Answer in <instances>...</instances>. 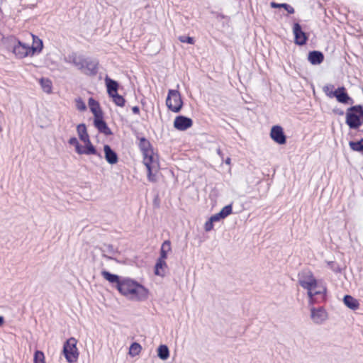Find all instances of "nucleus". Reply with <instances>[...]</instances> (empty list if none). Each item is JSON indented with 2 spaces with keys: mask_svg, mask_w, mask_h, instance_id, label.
I'll return each instance as SVG.
<instances>
[{
  "mask_svg": "<svg viewBox=\"0 0 363 363\" xmlns=\"http://www.w3.org/2000/svg\"><path fill=\"white\" fill-rule=\"evenodd\" d=\"M270 6L272 8H274V9H277V8L284 9L290 14H292L294 13V9L291 6H290L289 4H286V3L279 4V3L272 1L270 3Z\"/></svg>",
  "mask_w": 363,
  "mask_h": 363,
  "instance_id": "27",
  "label": "nucleus"
},
{
  "mask_svg": "<svg viewBox=\"0 0 363 363\" xmlns=\"http://www.w3.org/2000/svg\"><path fill=\"white\" fill-rule=\"evenodd\" d=\"M308 60L312 65H320L324 60V55L320 51H311L308 53Z\"/></svg>",
  "mask_w": 363,
  "mask_h": 363,
  "instance_id": "16",
  "label": "nucleus"
},
{
  "mask_svg": "<svg viewBox=\"0 0 363 363\" xmlns=\"http://www.w3.org/2000/svg\"><path fill=\"white\" fill-rule=\"evenodd\" d=\"M104 157L106 160L110 164H115L118 161L117 153L108 145L104 146Z\"/></svg>",
  "mask_w": 363,
  "mask_h": 363,
  "instance_id": "15",
  "label": "nucleus"
},
{
  "mask_svg": "<svg viewBox=\"0 0 363 363\" xmlns=\"http://www.w3.org/2000/svg\"><path fill=\"white\" fill-rule=\"evenodd\" d=\"M65 61L74 65L82 73L88 76H95L99 70V61L95 59L85 57L76 53L69 55Z\"/></svg>",
  "mask_w": 363,
  "mask_h": 363,
  "instance_id": "2",
  "label": "nucleus"
},
{
  "mask_svg": "<svg viewBox=\"0 0 363 363\" xmlns=\"http://www.w3.org/2000/svg\"><path fill=\"white\" fill-rule=\"evenodd\" d=\"M232 211H233L232 204H229V205H227V206H224L220 210V211L219 213L225 218L227 216H228L230 214L232 213Z\"/></svg>",
  "mask_w": 363,
  "mask_h": 363,
  "instance_id": "34",
  "label": "nucleus"
},
{
  "mask_svg": "<svg viewBox=\"0 0 363 363\" xmlns=\"http://www.w3.org/2000/svg\"><path fill=\"white\" fill-rule=\"evenodd\" d=\"M328 264L330 265L331 269L334 272H339L340 271V267L338 266L336 267L335 264L333 262H329Z\"/></svg>",
  "mask_w": 363,
  "mask_h": 363,
  "instance_id": "43",
  "label": "nucleus"
},
{
  "mask_svg": "<svg viewBox=\"0 0 363 363\" xmlns=\"http://www.w3.org/2000/svg\"><path fill=\"white\" fill-rule=\"evenodd\" d=\"M143 163L147 169V178L150 182L155 181V176L152 173L157 171L159 167V163L153 155V151L143 155Z\"/></svg>",
  "mask_w": 363,
  "mask_h": 363,
  "instance_id": "7",
  "label": "nucleus"
},
{
  "mask_svg": "<svg viewBox=\"0 0 363 363\" xmlns=\"http://www.w3.org/2000/svg\"><path fill=\"white\" fill-rule=\"evenodd\" d=\"M311 318L315 324H321L328 318V313L323 307L311 308Z\"/></svg>",
  "mask_w": 363,
  "mask_h": 363,
  "instance_id": "9",
  "label": "nucleus"
},
{
  "mask_svg": "<svg viewBox=\"0 0 363 363\" xmlns=\"http://www.w3.org/2000/svg\"><path fill=\"white\" fill-rule=\"evenodd\" d=\"M139 147L143 155L152 151L150 143L145 138H140Z\"/></svg>",
  "mask_w": 363,
  "mask_h": 363,
  "instance_id": "25",
  "label": "nucleus"
},
{
  "mask_svg": "<svg viewBox=\"0 0 363 363\" xmlns=\"http://www.w3.org/2000/svg\"><path fill=\"white\" fill-rule=\"evenodd\" d=\"M76 106L79 111H84L86 108V104L80 98L76 100Z\"/></svg>",
  "mask_w": 363,
  "mask_h": 363,
  "instance_id": "36",
  "label": "nucleus"
},
{
  "mask_svg": "<svg viewBox=\"0 0 363 363\" xmlns=\"http://www.w3.org/2000/svg\"><path fill=\"white\" fill-rule=\"evenodd\" d=\"M110 97L113 99V101L115 103L116 106L121 107H123L125 106V99L121 95H119L118 93L113 94L112 96H110Z\"/></svg>",
  "mask_w": 363,
  "mask_h": 363,
  "instance_id": "30",
  "label": "nucleus"
},
{
  "mask_svg": "<svg viewBox=\"0 0 363 363\" xmlns=\"http://www.w3.org/2000/svg\"><path fill=\"white\" fill-rule=\"evenodd\" d=\"M344 303L349 308L355 310L359 308V303L357 299L351 296L350 295H345L343 298Z\"/></svg>",
  "mask_w": 363,
  "mask_h": 363,
  "instance_id": "24",
  "label": "nucleus"
},
{
  "mask_svg": "<svg viewBox=\"0 0 363 363\" xmlns=\"http://www.w3.org/2000/svg\"><path fill=\"white\" fill-rule=\"evenodd\" d=\"M293 33L295 37V43L298 45H303L306 43L308 37L302 30L301 26L298 23H295L293 27Z\"/></svg>",
  "mask_w": 363,
  "mask_h": 363,
  "instance_id": "10",
  "label": "nucleus"
},
{
  "mask_svg": "<svg viewBox=\"0 0 363 363\" xmlns=\"http://www.w3.org/2000/svg\"><path fill=\"white\" fill-rule=\"evenodd\" d=\"M105 83L109 96L118 93L119 84L116 81L106 76L105 77Z\"/></svg>",
  "mask_w": 363,
  "mask_h": 363,
  "instance_id": "17",
  "label": "nucleus"
},
{
  "mask_svg": "<svg viewBox=\"0 0 363 363\" xmlns=\"http://www.w3.org/2000/svg\"><path fill=\"white\" fill-rule=\"evenodd\" d=\"M32 37H33V45L31 47H30V48L31 50V55H33L35 52H41L43 47V41L40 39H39L38 37H36L35 35H32Z\"/></svg>",
  "mask_w": 363,
  "mask_h": 363,
  "instance_id": "20",
  "label": "nucleus"
},
{
  "mask_svg": "<svg viewBox=\"0 0 363 363\" xmlns=\"http://www.w3.org/2000/svg\"><path fill=\"white\" fill-rule=\"evenodd\" d=\"M230 161H231L230 158V157H228V158L225 160V164H230Z\"/></svg>",
  "mask_w": 363,
  "mask_h": 363,
  "instance_id": "48",
  "label": "nucleus"
},
{
  "mask_svg": "<svg viewBox=\"0 0 363 363\" xmlns=\"http://www.w3.org/2000/svg\"><path fill=\"white\" fill-rule=\"evenodd\" d=\"M333 89L334 86L333 84H326L325 86H323V91L326 96H328L330 98H333L334 97V96L333 95L334 93Z\"/></svg>",
  "mask_w": 363,
  "mask_h": 363,
  "instance_id": "33",
  "label": "nucleus"
},
{
  "mask_svg": "<svg viewBox=\"0 0 363 363\" xmlns=\"http://www.w3.org/2000/svg\"><path fill=\"white\" fill-rule=\"evenodd\" d=\"M116 287L122 295L132 300H143L147 296V291L143 285L128 278L121 279Z\"/></svg>",
  "mask_w": 363,
  "mask_h": 363,
  "instance_id": "1",
  "label": "nucleus"
},
{
  "mask_svg": "<svg viewBox=\"0 0 363 363\" xmlns=\"http://www.w3.org/2000/svg\"><path fill=\"white\" fill-rule=\"evenodd\" d=\"M216 152L217 154L219 155V157H220V159L223 161V159H224V155L223 153L222 152L221 150L220 147L217 148L216 149Z\"/></svg>",
  "mask_w": 363,
  "mask_h": 363,
  "instance_id": "45",
  "label": "nucleus"
},
{
  "mask_svg": "<svg viewBox=\"0 0 363 363\" xmlns=\"http://www.w3.org/2000/svg\"><path fill=\"white\" fill-rule=\"evenodd\" d=\"M77 340L74 337L69 338L63 345V354L67 361L69 363L76 362L79 357V352L77 348Z\"/></svg>",
  "mask_w": 363,
  "mask_h": 363,
  "instance_id": "5",
  "label": "nucleus"
},
{
  "mask_svg": "<svg viewBox=\"0 0 363 363\" xmlns=\"http://www.w3.org/2000/svg\"><path fill=\"white\" fill-rule=\"evenodd\" d=\"M346 123L350 129H358L363 125V107L361 105L353 106L347 108Z\"/></svg>",
  "mask_w": 363,
  "mask_h": 363,
  "instance_id": "3",
  "label": "nucleus"
},
{
  "mask_svg": "<svg viewBox=\"0 0 363 363\" xmlns=\"http://www.w3.org/2000/svg\"><path fill=\"white\" fill-rule=\"evenodd\" d=\"M172 247H171V242L169 240H165L162 246H161V249L162 250H164V251H166V252H169L171 250Z\"/></svg>",
  "mask_w": 363,
  "mask_h": 363,
  "instance_id": "38",
  "label": "nucleus"
},
{
  "mask_svg": "<svg viewBox=\"0 0 363 363\" xmlns=\"http://www.w3.org/2000/svg\"><path fill=\"white\" fill-rule=\"evenodd\" d=\"M13 52L16 55V56H17L19 58H23L29 55H31L30 46L20 41L18 42L17 45L13 46Z\"/></svg>",
  "mask_w": 363,
  "mask_h": 363,
  "instance_id": "13",
  "label": "nucleus"
},
{
  "mask_svg": "<svg viewBox=\"0 0 363 363\" xmlns=\"http://www.w3.org/2000/svg\"><path fill=\"white\" fill-rule=\"evenodd\" d=\"M167 253H168V252L160 250V255L158 259L165 261V259L167 257Z\"/></svg>",
  "mask_w": 363,
  "mask_h": 363,
  "instance_id": "41",
  "label": "nucleus"
},
{
  "mask_svg": "<svg viewBox=\"0 0 363 363\" xmlns=\"http://www.w3.org/2000/svg\"><path fill=\"white\" fill-rule=\"evenodd\" d=\"M179 40L182 43H186L190 45L194 44V39L192 37L181 35L179 37Z\"/></svg>",
  "mask_w": 363,
  "mask_h": 363,
  "instance_id": "35",
  "label": "nucleus"
},
{
  "mask_svg": "<svg viewBox=\"0 0 363 363\" xmlns=\"http://www.w3.org/2000/svg\"><path fill=\"white\" fill-rule=\"evenodd\" d=\"M85 146L84 148V155H95L100 160L102 159L101 154L98 152L95 147L91 144L90 140L88 142H85Z\"/></svg>",
  "mask_w": 363,
  "mask_h": 363,
  "instance_id": "22",
  "label": "nucleus"
},
{
  "mask_svg": "<svg viewBox=\"0 0 363 363\" xmlns=\"http://www.w3.org/2000/svg\"><path fill=\"white\" fill-rule=\"evenodd\" d=\"M77 130L79 138L82 142H88L90 140L89 136L87 133L86 127L85 124H79L77 127Z\"/></svg>",
  "mask_w": 363,
  "mask_h": 363,
  "instance_id": "21",
  "label": "nucleus"
},
{
  "mask_svg": "<svg viewBox=\"0 0 363 363\" xmlns=\"http://www.w3.org/2000/svg\"><path fill=\"white\" fill-rule=\"evenodd\" d=\"M4 323V318L3 316L0 315V327L3 325Z\"/></svg>",
  "mask_w": 363,
  "mask_h": 363,
  "instance_id": "47",
  "label": "nucleus"
},
{
  "mask_svg": "<svg viewBox=\"0 0 363 363\" xmlns=\"http://www.w3.org/2000/svg\"><path fill=\"white\" fill-rule=\"evenodd\" d=\"M337 101L344 104H352L353 99L349 96L344 86L338 87L333 94Z\"/></svg>",
  "mask_w": 363,
  "mask_h": 363,
  "instance_id": "11",
  "label": "nucleus"
},
{
  "mask_svg": "<svg viewBox=\"0 0 363 363\" xmlns=\"http://www.w3.org/2000/svg\"><path fill=\"white\" fill-rule=\"evenodd\" d=\"M213 222L211 218L206 222L204 228L206 232L211 231L213 228Z\"/></svg>",
  "mask_w": 363,
  "mask_h": 363,
  "instance_id": "37",
  "label": "nucleus"
},
{
  "mask_svg": "<svg viewBox=\"0 0 363 363\" xmlns=\"http://www.w3.org/2000/svg\"><path fill=\"white\" fill-rule=\"evenodd\" d=\"M69 143L76 147L79 144V142L75 137H72L69 140Z\"/></svg>",
  "mask_w": 363,
  "mask_h": 363,
  "instance_id": "44",
  "label": "nucleus"
},
{
  "mask_svg": "<svg viewBox=\"0 0 363 363\" xmlns=\"http://www.w3.org/2000/svg\"><path fill=\"white\" fill-rule=\"evenodd\" d=\"M211 218L214 221V222H217V221H219L221 219H223L224 218L221 216V214L220 213H216L214 215H213Z\"/></svg>",
  "mask_w": 363,
  "mask_h": 363,
  "instance_id": "40",
  "label": "nucleus"
},
{
  "mask_svg": "<svg viewBox=\"0 0 363 363\" xmlns=\"http://www.w3.org/2000/svg\"><path fill=\"white\" fill-rule=\"evenodd\" d=\"M89 106L94 118L103 114V111L100 108L99 102L95 101L93 98H90L89 99Z\"/></svg>",
  "mask_w": 363,
  "mask_h": 363,
  "instance_id": "19",
  "label": "nucleus"
},
{
  "mask_svg": "<svg viewBox=\"0 0 363 363\" xmlns=\"http://www.w3.org/2000/svg\"><path fill=\"white\" fill-rule=\"evenodd\" d=\"M349 145L352 150L363 154V138L358 141H350Z\"/></svg>",
  "mask_w": 363,
  "mask_h": 363,
  "instance_id": "29",
  "label": "nucleus"
},
{
  "mask_svg": "<svg viewBox=\"0 0 363 363\" xmlns=\"http://www.w3.org/2000/svg\"><path fill=\"white\" fill-rule=\"evenodd\" d=\"M34 363H45L44 353L40 350H36L33 357Z\"/></svg>",
  "mask_w": 363,
  "mask_h": 363,
  "instance_id": "32",
  "label": "nucleus"
},
{
  "mask_svg": "<svg viewBox=\"0 0 363 363\" xmlns=\"http://www.w3.org/2000/svg\"><path fill=\"white\" fill-rule=\"evenodd\" d=\"M101 275L106 280H107L110 283L116 284V286L119 284L121 279L119 276L111 274V272L106 270L101 271Z\"/></svg>",
  "mask_w": 363,
  "mask_h": 363,
  "instance_id": "23",
  "label": "nucleus"
},
{
  "mask_svg": "<svg viewBox=\"0 0 363 363\" xmlns=\"http://www.w3.org/2000/svg\"><path fill=\"white\" fill-rule=\"evenodd\" d=\"M132 111L133 113L135 114H139L140 113V108L138 106H135L132 108Z\"/></svg>",
  "mask_w": 363,
  "mask_h": 363,
  "instance_id": "46",
  "label": "nucleus"
},
{
  "mask_svg": "<svg viewBox=\"0 0 363 363\" xmlns=\"http://www.w3.org/2000/svg\"><path fill=\"white\" fill-rule=\"evenodd\" d=\"M339 114L342 115L343 114V111H339Z\"/></svg>",
  "mask_w": 363,
  "mask_h": 363,
  "instance_id": "50",
  "label": "nucleus"
},
{
  "mask_svg": "<svg viewBox=\"0 0 363 363\" xmlns=\"http://www.w3.org/2000/svg\"><path fill=\"white\" fill-rule=\"evenodd\" d=\"M167 108L174 113H179L183 106V101L179 91L169 89L166 99Z\"/></svg>",
  "mask_w": 363,
  "mask_h": 363,
  "instance_id": "6",
  "label": "nucleus"
},
{
  "mask_svg": "<svg viewBox=\"0 0 363 363\" xmlns=\"http://www.w3.org/2000/svg\"><path fill=\"white\" fill-rule=\"evenodd\" d=\"M298 284L301 287L308 291L309 302L313 304L315 302L313 298V290L317 288V280L314 278L312 273L309 271H303L298 274Z\"/></svg>",
  "mask_w": 363,
  "mask_h": 363,
  "instance_id": "4",
  "label": "nucleus"
},
{
  "mask_svg": "<svg viewBox=\"0 0 363 363\" xmlns=\"http://www.w3.org/2000/svg\"><path fill=\"white\" fill-rule=\"evenodd\" d=\"M40 86H41L43 90L45 92H46L48 94L51 93V91H52V82L49 79L41 78L40 80Z\"/></svg>",
  "mask_w": 363,
  "mask_h": 363,
  "instance_id": "28",
  "label": "nucleus"
},
{
  "mask_svg": "<svg viewBox=\"0 0 363 363\" xmlns=\"http://www.w3.org/2000/svg\"><path fill=\"white\" fill-rule=\"evenodd\" d=\"M270 137L279 145H284L286 143V137L283 128L280 125H274L272 128Z\"/></svg>",
  "mask_w": 363,
  "mask_h": 363,
  "instance_id": "8",
  "label": "nucleus"
},
{
  "mask_svg": "<svg viewBox=\"0 0 363 363\" xmlns=\"http://www.w3.org/2000/svg\"><path fill=\"white\" fill-rule=\"evenodd\" d=\"M142 347L139 343L133 342L131 344L129 349V354L132 357L138 355L141 350Z\"/></svg>",
  "mask_w": 363,
  "mask_h": 363,
  "instance_id": "31",
  "label": "nucleus"
},
{
  "mask_svg": "<svg viewBox=\"0 0 363 363\" xmlns=\"http://www.w3.org/2000/svg\"><path fill=\"white\" fill-rule=\"evenodd\" d=\"M94 125L100 133L104 134L105 135H110L112 134L111 129L108 128L107 123L104 120L103 114L94 118Z\"/></svg>",
  "mask_w": 363,
  "mask_h": 363,
  "instance_id": "14",
  "label": "nucleus"
},
{
  "mask_svg": "<svg viewBox=\"0 0 363 363\" xmlns=\"http://www.w3.org/2000/svg\"><path fill=\"white\" fill-rule=\"evenodd\" d=\"M157 356L162 360H166L169 357V350L167 345H161L157 348Z\"/></svg>",
  "mask_w": 363,
  "mask_h": 363,
  "instance_id": "26",
  "label": "nucleus"
},
{
  "mask_svg": "<svg viewBox=\"0 0 363 363\" xmlns=\"http://www.w3.org/2000/svg\"><path fill=\"white\" fill-rule=\"evenodd\" d=\"M84 147L82 146L79 143L75 147L76 152L79 155L84 154Z\"/></svg>",
  "mask_w": 363,
  "mask_h": 363,
  "instance_id": "42",
  "label": "nucleus"
},
{
  "mask_svg": "<svg viewBox=\"0 0 363 363\" xmlns=\"http://www.w3.org/2000/svg\"><path fill=\"white\" fill-rule=\"evenodd\" d=\"M193 121L190 118L184 116H178L174 121V127L179 130H186L191 127Z\"/></svg>",
  "mask_w": 363,
  "mask_h": 363,
  "instance_id": "12",
  "label": "nucleus"
},
{
  "mask_svg": "<svg viewBox=\"0 0 363 363\" xmlns=\"http://www.w3.org/2000/svg\"><path fill=\"white\" fill-rule=\"evenodd\" d=\"M168 266L164 260L157 259L155 266V274L157 276L164 277Z\"/></svg>",
  "mask_w": 363,
  "mask_h": 363,
  "instance_id": "18",
  "label": "nucleus"
},
{
  "mask_svg": "<svg viewBox=\"0 0 363 363\" xmlns=\"http://www.w3.org/2000/svg\"><path fill=\"white\" fill-rule=\"evenodd\" d=\"M103 256H104V257H106V258H108V259H111V257H108V256H106V255H103Z\"/></svg>",
  "mask_w": 363,
  "mask_h": 363,
  "instance_id": "49",
  "label": "nucleus"
},
{
  "mask_svg": "<svg viewBox=\"0 0 363 363\" xmlns=\"http://www.w3.org/2000/svg\"><path fill=\"white\" fill-rule=\"evenodd\" d=\"M325 291H326V289L324 287H323L320 289H318V290H316V288H315L313 290V296L315 295L324 294L325 293Z\"/></svg>",
  "mask_w": 363,
  "mask_h": 363,
  "instance_id": "39",
  "label": "nucleus"
}]
</instances>
